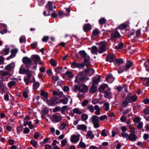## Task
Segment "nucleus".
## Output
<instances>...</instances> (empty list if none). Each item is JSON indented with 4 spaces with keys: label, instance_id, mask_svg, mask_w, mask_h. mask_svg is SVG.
Returning <instances> with one entry per match:
<instances>
[{
    "label": "nucleus",
    "instance_id": "obj_4",
    "mask_svg": "<svg viewBox=\"0 0 149 149\" xmlns=\"http://www.w3.org/2000/svg\"><path fill=\"white\" fill-rule=\"evenodd\" d=\"M23 63L25 65V67L27 68H30L32 65L31 61L29 58L25 57H24L22 59Z\"/></svg>",
    "mask_w": 149,
    "mask_h": 149
},
{
    "label": "nucleus",
    "instance_id": "obj_38",
    "mask_svg": "<svg viewBox=\"0 0 149 149\" xmlns=\"http://www.w3.org/2000/svg\"><path fill=\"white\" fill-rule=\"evenodd\" d=\"M106 21L107 20L105 18H102L99 20V22L100 25H103L106 23Z\"/></svg>",
    "mask_w": 149,
    "mask_h": 149
},
{
    "label": "nucleus",
    "instance_id": "obj_33",
    "mask_svg": "<svg viewBox=\"0 0 149 149\" xmlns=\"http://www.w3.org/2000/svg\"><path fill=\"white\" fill-rule=\"evenodd\" d=\"M97 89V87L93 84L90 89V91L91 93H94L96 91Z\"/></svg>",
    "mask_w": 149,
    "mask_h": 149
},
{
    "label": "nucleus",
    "instance_id": "obj_14",
    "mask_svg": "<svg viewBox=\"0 0 149 149\" xmlns=\"http://www.w3.org/2000/svg\"><path fill=\"white\" fill-rule=\"evenodd\" d=\"M94 110H95V114L96 115H99L101 114V109L97 105H95L94 107Z\"/></svg>",
    "mask_w": 149,
    "mask_h": 149
},
{
    "label": "nucleus",
    "instance_id": "obj_56",
    "mask_svg": "<svg viewBox=\"0 0 149 149\" xmlns=\"http://www.w3.org/2000/svg\"><path fill=\"white\" fill-rule=\"evenodd\" d=\"M126 26V25L125 24H123L120 25L118 28L120 29H124Z\"/></svg>",
    "mask_w": 149,
    "mask_h": 149
},
{
    "label": "nucleus",
    "instance_id": "obj_16",
    "mask_svg": "<svg viewBox=\"0 0 149 149\" xmlns=\"http://www.w3.org/2000/svg\"><path fill=\"white\" fill-rule=\"evenodd\" d=\"M106 79L108 82L111 83L114 80V78L111 74H108L107 76Z\"/></svg>",
    "mask_w": 149,
    "mask_h": 149
},
{
    "label": "nucleus",
    "instance_id": "obj_60",
    "mask_svg": "<svg viewBox=\"0 0 149 149\" xmlns=\"http://www.w3.org/2000/svg\"><path fill=\"white\" fill-rule=\"evenodd\" d=\"M79 145L80 147H82L83 148H85L86 147V145L85 144L81 141H80Z\"/></svg>",
    "mask_w": 149,
    "mask_h": 149
},
{
    "label": "nucleus",
    "instance_id": "obj_52",
    "mask_svg": "<svg viewBox=\"0 0 149 149\" xmlns=\"http://www.w3.org/2000/svg\"><path fill=\"white\" fill-rule=\"evenodd\" d=\"M20 42L21 43H22L26 42L25 37L24 36H22L20 37L19 39Z\"/></svg>",
    "mask_w": 149,
    "mask_h": 149
},
{
    "label": "nucleus",
    "instance_id": "obj_12",
    "mask_svg": "<svg viewBox=\"0 0 149 149\" xmlns=\"http://www.w3.org/2000/svg\"><path fill=\"white\" fill-rule=\"evenodd\" d=\"M71 66L73 68H82L84 66V64L83 63L79 64L75 62H74L72 63Z\"/></svg>",
    "mask_w": 149,
    "mask_h": 149
},
{
    "label": "nucleus",
    "instance_id": "obj_42",
    "mask_svg": "<svg viewBox=\"0 0 149 149\" xmlns=\"http://www.w3.org/2000/svg\"><path fill=\"white\" fill-rule=\"evenodd\" d=\"M26 70H26L23 67L22 65L20 68L19 73L20 74H26Z\"/></svg>",
    "mask_w": 149,
    "mask_h": 149
},
{
    "label": "nucleus",
    "instance_id": "obj_64",
    "mask_svg": "<svg viewBox=\"0 0 149 149\" xmlns=\"http://www.w3.org/2000/svg\"><path fill=\"white\" fill-rule=\"evenodd\" d=\"M67 108V106H63L62 108L61 109V112L63 114L64 111Z\"/></svg>",
    "mask_w": 149,
    "mask_h": 149
},
{
    "label": "nucleus",
    "instance_id": "obj_44",
    "mask_svg": "<svg viewBox=\"0 0 149 149\" xmlns=\"http://www.w3.org/2000/svg\"><path fill=\"white\" fill-rule=\"evenodd\" d=\"M85 72L86 74L90 73L91 74H93L94 73V71L93 70L89 69H87L85 70Z\"/></svg>",
    "mask_w": 149,
    "mask_h": 149
},
{
    "label": "nucleus",
    "instance_id": "obj_21",
    "mask_svg": "<svg viewBox=\"0 0 149 149\" xmlns=\"http://www.w3.org/2000/svg\"><path fill=\"white\" fill-rule=\"evenodd\" d=\"M53 2L48 1V3L46 5V7L48 9L49 12L52 11L53 10V7L52 4Z\"/></svg>",
    "mask_w": 149,
    "mask_h": 149
},
{
    "label": "nucleus",
    "instance_id": "obj_28",
    "mask_svg": "<svg viewBox=\"0 0 149 149\" xmlns=\"http://www.w3.org/2000/svg\"><path fill=\"white\" fill-rule=\"evenodd\" d=\"M17 80L15 79H13V81H11L8 83V86L10 88H11L13 86L15 85L16 84Z\"/></svg>",
    "mask_w": 149,
    "mask_h": 149
},
{
    "label": "nucleus",
    "instance_id": "obj_63",
    "mask_svg": "<svg viewBox=\"0 0 149 149\" xmlns=\"http://www.w3.org/2000/svg\"><path fill=\"white\" fill-rule=\"evenodd\" d=\"M23 127L22 126H20L17 128V131L18 134H19L20 132L22 130Z\"/></svg>",
    "mask_w": 149,
    "mask_h": 149
},
{
    "label": "nucleus",
    "instance_id": "obj_13",
    "mask_svg": "<svg viewBox=\"0 0 149 149\" xmlns=\"http://www.w3.org/2000/svg\"><path fill=\"white\" fill-rule=\"evenodd\" d=\"M87 128L86 125L84 124H79L77 125L76 127L77 130L84 131Z\"/></svg>",
    "mask_w": 149,
    "mask_h": 149
},
{
    "label": "nucleus",
    "instance_id": "obj_3",
    "mask_svg": "<svg viewBox=\"0 0 149 149\" xmlns=\"http://www.w3.org/2000/svg\"><path fill=\"white\" fill-rule=\"evenodd\" d=\"M86 77L84 72H80L78 74L74 82L79 83L80 82L84 81Z\"/></svg>",
    "mask_w": 149,
    "mask_h": 149
},
{
    "label": "nucleus",
    "instance_id": "obj_11",
    "mask_svg": "<svg viewBox=\"0 0 149 149\" xmlns=\"http://www.w3.org/2000/svg\"><path fill=\"white\" fill-rule=\"evenodd\" d=\"M79 54L81 56L84 58L85 60H88L89 59V56L84 51H81L79 52Z\"/></svg>",
    "mask_w": 149,
    "mask_h": 149
},
{
    "label": "nucleus",
    "instance_id": "obj_55",
    "mask_svg": "<svg viewBox=\"0 0 149 149\" xmlns=\"http://www.w3.org/2000/svg\"><path fill=\"white\" fill-rule=\"evenodd\" d=\"M31 143L34 147H37V143L36 141L33 140H31Z\"/></svg>",
    "mask_w": 149,
    "mask_h": 149
},
{
    "label": "nucleus",
    "instance_id": "obj_48",
    "mask_svg": "<svg viewBox=\"0 0 149 149\" xmlns=\"http://www.w3.org/2000/svg\"><path fill=\"white\" fill-rule=\"evenodd\" d=\"M107 130H103L101 133V135L105 137L107 136Z\"/></svg>",
    "mask_w": 149,
    "mask_h": 149
},
{
    "label": "nucleus",
    "instance_id": "obj_9",
    "mask_svg": "<svg viewBox=\"0 0 149 149\" xmlns=\"http://www.w3.org/2000/svg\"><path fill=\"white\" fill-rule=\"evenodd\" d=\"M120 36L119 33L116 31L113 32L111 35V39L112 40L119 38Z\"/></svg>",
    "mask_w": 149,
    "mask_h": 149
},
{
    "label": "nucleus",
    "instance_id": "obj_32",
    "mask_svg": "<svg viewBox=\"0 0 149 149\" xmlns=\"http://www.w3.org/2000/svg\"><path fill=\"white\" fill-rule=\"evenodd\" d=\"M87 136L90 139H93L94 137V136L91 130L88 131L87 134Z\"/></svg>",
    "mask_w": 149,
    "mask_h": 149
},
{
    "label": "nucleus",
    "instance_id": "obj_50",
    "mask_svg": "<svg viewBox=\"0 0 149 149\" xmlns=\"http://www.w3.org/2000/svg\"><path fill=\"white\" fill-rule=\"evenodd\" d=\"M67 142V140L66 139H64L61 141V145L62 146H65Z\"/></svg>",
    "mask_w": 149,
    "mask_h": 149
},
{
    "label": "nucleus",
    "instance_id": "obj_29",
    "mask_svg": "<svg viewBox=\"0 0 149 149\" xmlns=\"http://www.w3.org/2000/svg\"><path fill=\"white\" fill-rule=\"evenodd\" d=\"M108 87V85L106 84L101 85L99 88V91L102 92L104 91L105 89Z\"/></svg>",
    "mask_w": 149,
    "mask_h": 149
},
{
    "label": "nucleus",
    "instance_id": "obj_61",
    "mask_svg": "<svg viewBox=\"0 0 149 149\" xmlns=\"http://www.w3.org/2000/svg\"><path fill=\"white\" fill-rule=\"evenodd\" d=\"M143 123L142 122H139L137 125V127L139 129H141L143 127Z\"/></svg>",
    "mask_w": 149,
    "mask_h": 149
},
{
    "label": "nucleus",
    "instance_id": "obj_41",
    "mask_svg": "<svg viewBox=\"0 0 149 149\" xmlns=\"http://www.w3.org/2000/svg\"><path fill=\"white\" fill-rule=\"evenodd\" d=\"M81 118L83 120H85L88 119V116L86 114L83 113L81 115Z\"/></svg>",
    "mask_w": 149,
    "mask_h": 149
},
{
    "label": "nucleus",
    "instance_id": "obj_46",
    "mask_svg": "<svg viewBox=\"0 0 149 149\" xmlns=\"http://www.w3.org/2000/svg\"><path fill=\"white\" fill-rule=\"evenodd\" d=\"M143 83L145 86H149V79H145L143 80Z\"/></svg>",
    "mask_w": 149,
    "mask_h": 149
},
{
    "label": "nucleus",
    "instance_id": "obj_2",
    "mask_svg": "<svg viewBox=\"0 0 149 149\" xmlns=\"http://www.w3.org/2000/svg\"><path fill=\"white\" fill-rule=\"evenodd\" d=\"M88 90L87 86L85 85H81L79 86L75 85L74 89V91L75 92H76L78 90L81 92H85L88 91Z\"/></svg>",
    "mask_w": 149,
    "mask_h": 149
},
{
    "label": "nucleus",
    "instance_id": "obj_20",
    "mask_svg": "<svg viewBox=\"0 0 149 149\" xmlns=\"http://www.w3.org/2000/svg\"><path fill=\"white\" fill-rule=\"evenodd\" d=\"M72 113H74L78 115H80L82 113L81 110L78 108H74L72 110Z\"/></svg>",
    "mask_w": 149,
    "mask_h": 149
},
{
    "label": "nucleus",
    "instance_id": "obj_7",
    "mask_svg": "<svg viewBox=\"0 0 149 149\" xmlns=\"http://www.w3.org/2000/svg\"><path fill=\"white\" fill-rule=\"evenodd\" d=\"M106 44L105 42H102L100 43V48L98 52L99 53H102L104 52L106 49Z\"/></svg>",
    "mask_w": 149,
    "mask_h": 149
},
{
    "label": "nucleus",
    "instance_id": "obj_31",
    "mask_svg": "<svg viewBox=\"0 0 149 149\" xmlns=\"http://www.w3.org/2000/svg\"><path fill=\"white\" fill-rule=\"evenodd\" d=\"M98 49L95 46H94L92 47L91 52L93 54H97Z\"/></svg>",
    "mask_w": 149,
    "mask_h": 149
},
{
    "label": "nucleus",
    "instance_id": "obj_15",
    "mask_svg": "<svg viewBox=\"0 0 149 149\" xmlns=\"http://www.w3.org/2000/svg\"><path fill=\"white\" fill-rule=\"evenodd\" d=\"M100 76H97L94 78L93 80L92 84L93 85H97L100 81Z\"/></svg>",
    "mask_w": 149,
    "mask_h": 149
},
{
    "label": "nucleus",
    "instance_id": "obj_47",
    "mask_svg": "<svg viewBox=\"0 0 149 149\" xmlns=\"http://www.w3.org/2000/svg\"><path fill=\"white\" fill-rule=\"evenodd\" d=\"M50 63L53 66H55L57 65L56 62L53 59L50 60Z\"/></svg>",
    "mask_w": 149,
    "mask_h": 149
},
{
    "label": "nucleus",
    "instance_id": "obj_27",
    "mask_svg": "<svg viewBox=\"0 0 149 149\" xmlns=\"http://www.w3.org/2000/svg\"><path fill=\"white\" fill-rule=\"evenodd\" d=\"M86 109L91 113L94 111V107L91 104H89L87 106Z\"/></svg>",
    "mask_w": 149,
    "mask_h": 149
},
{
    "label": "nucleus",
    "instance_id": "obj_62",
    "mask_svg": "<svg viewBox=\"0 0 149 149\" xmlns=\"http://www.w3.org/2000/svg\"><path fill=\"white\" fill-rule=\"evenodd\" d=\"M88 100H84L82 103V105L83 106H85L88 103Z\"/></svg>",
    "mask_w": 149,
    "mask_h": 149
},
{
    "label": "nucleus",
    "instance_id": "obj_34",
    "mask_svg": "<svg viewBox=\"0 0 149 149\" xmlns=\"http://www.w3.org/2000/svg\"><path fill=\"white\" fill-rule=\"evenodd\" d=\"M104 96L105 97L110 98L111 97V93L110 92L105 91L104 93Z\"/></svg>",
    "mask_w": 149,
    "mask_h": 149
},
{
    "label": "nucleus",
    "instance_id": "obj_23",
    "mask_svg": "<svg viewBox=\"0 0 149 149\" xmlns=\"http://www.w3.org/2000/svg\"><path fill=\"white\" fill-rule=\"evenodd\" d=\"M100 33V31L97 29L94 30L92 32V37L97 36L99 35Z\"/></svg>",
    "mask_w": 149,
    "mask_h": 149
},
{
    "label": "nucleus",
    "instance_id": "obj_25",
    "mask_svg": "<svg viewBox=\"0 0 149 149\" xmlns=\"http://www.w3.org/2000/svg\"><path fill=\"white\" fill-rule=\"evenodd\" d=\"M10 74L9 72L1 70L0 71V78L2 79L3 76L10 75Z\"/></svg>",
    "mask_w": 149,
    "mask_h": 149
},
{
    "label": "nucleus",
    "instance_id": "obj_36",
    "mask_svg": "<svg viewBox=\"0 0 149 149\" xmlns=\"http://www.w3.org/2000/svg\"><path fill=\"white\" fill-rule=\"evenodd\" d=\"M109 104L108 102H106L104 105V109L105 111H108L109 109Z\"/></svg>",
    "mask_w": 149,
    "mask_h": 149
},
{
    "label": "nucleus",
    "instance_id": "obj_54",
    "mask_svg": "<svg viewBox=\"0 0 149 149\" xmlns=\"http://www.w3.org/2000/svg\"><path fill=\"white\" fill-rule=\"evenodd\" d=\"M121 136L123 137L124 138H126L127 139H128V134L126 133L125 132H122L121 133Z\"/></svg>",
    "mask_w": 149,
    "mask_h": 149
},
{
    "label": "nucleus",
    "instance_id": "obj_45",
    "mask_svg": "<svg viewBox=\"0 0 149 149\" xmlns=\"http://www.w3.org/2000/svg\"><path fill=\"white\" fill-rule=\"evenodd\" d=\"M65 74L67 75L69 77L72 78L73 77V75L72 72L70 71H67L65 73Z\"/></svg>",
    "mask_w": 149,
    "mask_h": 149
},
{
    "label": "nucleus",
    "instance_id": "obj_26",
    "mask_svg": "<svg viewBox=\"0 0 149 149\" xmlns=\"http://www.w3.org/2000/svg\"><path fill=\"white\" fill-rule=\"evenodd\" d=\"M137 138L136 136L134 133L131 134L130 135H128V139H129L130 141H134Z\"/></svg>",
    "mask_w": 149,
    "mask_h": 149
},
{
    "label": "nucleus",
    "instance_id": "obj_59",
    "mask_svg": "<svg viewBox=\"0 0 149 149\" xmlns=\"http://www.w3.org/2000/svg\"><path fill=\"white\" fill-rule=\"evenodd\" d=\"M107 118V116L106 115H104L102 116H101L99 118L100 119V120L101 121H102L106 119Z\"/></svg>",
    "mask_w": 149,
    "mask_h": 149
},
{
    "label": "nucleus",
    "instance_id": "obj_53",
    "mask_svg": "<svg viewBox=\"0 0 149 149\" xmlns=\"http://www.w3.org/2000/svg\"><path fill=\"white\" fill-rule=\"evenodd\" d=\"M129 126L131 132L132 133H134L135 132V129L134 127L131 125H129Z\"/></svg>",
    "mask_w": 149,
    "mask_h": 149
},
{
    "label": "nucleus",
    "instance_id": "obj_37",
    "mask_svg": "<svg viewBox=\"0 0 149 149\" xmlns=\"http://www.w3.org/2000/svg\"><path fill=\"white\" fill-rule=\"evenodd\" d=\"M67 126H68V125L64 122L60 126V129L61 130H63L65 129Z\"/></svg>",
    "mask_w": 149,
    "mask_h": 149
},
{
    "label": "nucleus",
    "instance_id": "obj_24",
    "mask_svg": "<svg viewBox=\"0 0 149 149\" xmlns=\"http://www.w3.org/2000/svg\"><path fill=\"white\" fill-rule=\"evenodd\" d=\"M91 28V26L89 24H85L83 26L84 30L85 32L90 30Z\"/></svg>",
    "mask_w": 149,
    "mask_h": 149
},
{
    "label": "nucleus",
    "instance_id": "obj_39",
    "mask_svg": "<svg viewBox=\"0 0 149 149\" xmlns=\"http://www.w3.org/2000/svg\"><path fill=\"white\" fill-rule=\"evenodd\" d=\"M39 86L40 84L38 82L34 81L33 84V88L34 89H36L39 87Z\"/></svg>",
    "mask_w": 149,
    "mask_h": 149
},
{
    "label": "nucleus",
    "instance_id": "obj_22",
    "mask_svg": "<svg viewBox=\"0 0 149 149\" xmlns=\"http://www.w3.org/2000/svg\"><path fill=\"white\" fill-rule=\"evenodd\" d=\"M92 123L99 122V117L95 115H93L91 118Z\"/></svg>",
    "mask_w": 149,
    "mask_h": 149
},
{
    "label": "nucleus",
    "instance_id": "obj_35",
    "mask_svg": "<svg viewBox=\"0 0 149 149\" xmlns=\"http://www.w3.org/2000/svg\"><path fill=\"white\" fill-rule=\"evenodd\" d=\"M18 50L17 49H12L11 51V55L13 56H14V57L15 56L16 54L18 52Z\"/></svg>",
    "mask_w": 149,
    "mask_h": 149
},
{
    "label": "nucleus",
    "instance_id": "obj_43",
    "mask_svg": "<svg viewBox=\"0 0 149 149\" xmlns=\"http://www.w3.org/2000/svg\"><path fill=\"white\" fill-rule=\"evenodd\" d=\"M63 68L61 67H58L55 68L54 70L57 73H59L62 72Z\"/></svg>",
    "mask_w": 149,
    "mask_h": 149
},
{
    "label": "nucleus",
    "instance_id": "obj_51",
    "mask_svg": "<svg viewBox=\"0 0 149 149\" xmlns=\"http://www.w3.org/2000/svg\"><path fill=\"white\" fill-rule=\"evenodd\" d=\"M10 50L9 48L6 49L5 50H3L2 52L4 55H7L10 52Z\"/></svg>",
    "mask_w": 149,
    "mask_h": 149
},
{
    "label": "nucleus",
    "instance_id": "obj_8",
    "mask_svg": "<svg viewBox=\"0 0 149 149\" xmlns=\"http://www.w3.org/2000/svg\"><path fill=\"white\" fill-rule=\"evenodd\" d=\"M44 100L49 105L51 106L55 105L57 103L56 100L55 98L49 100H48V98L44 99Z\"/></svg>",
    "mask_w": 149,
    "mask_h": 149
},
{
    "label": "nucleus",
    "instance_id": "obj_40",
    "mask_svg": "<svg viewBox=\"0 0 149 149\" xmlns=\"http://www.w3.org/2000/svg\"><path fill=\"white\" fill-rule=\"evenodd\" d=\"M68 99L67 98H66L64 99H62L60 100L59 103H63L64 104H65L68 103Z\"/></svg>",
    "mask_w": 149,
    "mask_h": 149
},
{
    "label": "nucleus",
    "instance_id": "obj_10",
    "mask_svg": "<svg viewBox=\"0 0 149 149\" xmlns=\"http://www.w3.org/2000/svg\"><path fill=\"white\" fill-rule=\"evenodd\" d=\"M114 60V56L113 54H108L107 56L106 60L107 61L111 63L113 62Z\"/></svg>",
    "mask_w": 149,
    "mask_h": 149
},
{
    "label": "nucleus",
    "instance_id": "obj_5",
    "mask_svg": "<svg viewBox=\"0 0 149 149\" xmlns=\"http://www.w3.org/2000/svg\"><path fill=\"white\" fill-rule=\"evenodd\" d=\"M132 66L133 63L132 61H127L125 64V66L123 67L122 70L121 72L118 71V72L119 73H121L123 71L127 70Z\"/></svg>",
    "mask_w": 149,
    "mask_h": 149
},
{
    "label": "nucleus",
    "instance_id": "obj_18",
    "mask_svg": "<svg viewBox=\"0 0 149 149\" xmlns=\"http://www.w3.org/2000/svg\"><path fill=\"white\" fill-rule=\"evenodd\" d=\"M32 60L35 63L39 62L40 61V56L37 55H34L31 56Z\"/></svg>",
    "mask_w": 149,
    "mask_h": 149
},
{
    "label": "nucleus",
    "instance_id": "obj_58",
    "mask_svg": "<svg viewBox=\"0 0 149 149\" xmlns=\"http://www.w3.org/2000/svg\"><path fill=\"white\" fill-rule=\"evenodd\" d=\"M123 45V44L122 43H120L117 45L115 48L116 49H120L122 48Z\"/></svg>",
    "mask_w": 149,
    "mask_h": 149
},
{
    "label": "nucleus",
    "instance_id": "obj_49",
    "mask_svg": "<svg viewBox=\"0 0 149 149\" xmlns=\"http://www.w3.org/2000/svg\"><path fill=\"white\" fill-rule=\"evenodd\" d=\"M32 72L30 70H27L26 72V74H27L28 77H31Z\"/></svg>",
    "mask_w": 149,
    "mask_h": 149
},
{
    "label": "nucleus",
    "instance_id": "obj_57",
    "mask_svg": "<svg viewBox=\"0 0 149 149\" xmlns=\"http://www.w3.org/2000/svg\"><path fill=\"white\" fill-rule=\"evenodd\" d=\"M31 78L27 77L24 79V81L26 84L28 85L30 83V80Z\"/></svg>",
    "mask_w": 149,
    "mask_h": 149
},
{
    "label": "nucleus",
    "instance_id": "obj_30",
    "mask_svg": "<svg viewBox=\"0 0 149 149\" xmlns=\"http://www.w3.org/2000/svg\"><path fill=\"white\" fill-rule=\"evenodd\" d=\"M40 95L44 97V98L43 99V100L44 99L47 98L48 93L47 92H46L42 90L40 92Z\"/></svg>",
    "mask_w": 149,
    "mask_h": 149
},
{
    "label": "nucleus",
    "instance_id": "obj_17",
    "mask_svg": "<svg viewBox=\"0 0 149 149\" xmlns=\"http://www.w3.org/2000/svg\"><path fill=\"white\" fill-rule=\"evenodd\" d=\"M79 140V137L74 135L72 136L70 138L71 141L73 143L77 142Z\"/></svg>",
    "mask_w": 149,
    "mask_h": 149
},
{
    "label": "nucleus",
    "instance_id": "obj_19",
    "mask_svg": "<svg viewBox=\"0 0 149 149\" xmlns=\"http://www.w3.org/2000/svg\"><path fill=\"white\" fill-rule=\"evenodd\" d=\"M15 67V64L14 63H12L9 64L5 67V69L8 71H10L14 69Z\"/></svg>",
    "mask_w": 149,
    "mask_h": 149
},
{
    "label": "nucleus",
    "instance_id": "obj_6",
    "mask_svg": "<svg viewBox=\"0 0 149 149\" xmlns=\"http://www.w3.org/2000/svg\"><path fill=\"white\" fill-rule=\"evenodd\" d=\"M51 120L54 123H56L59 122L61 120V117L56 114L53 115L51 118Z\"/></svg>",
    "mask_w": 149,
    "mask_h": 149
},
{
    "label": "nucleus",
    "instance_id": "obj_1",
    "mask_svg": "<svg viewBox=\"0 0 149 149\" xmlns=\"http://www.w3.org/2000/svg\"><path fill=\"white\" fill-rule=\"evenodd\" d=\"M137 99V96L136 95H132L130 93L126 97L125 100L122 103L123 106L124 107H126L129 103L135 102Z\"/></svg>",
    "mask_w": 149,
    "mask_h": 149
}]
</instances>
